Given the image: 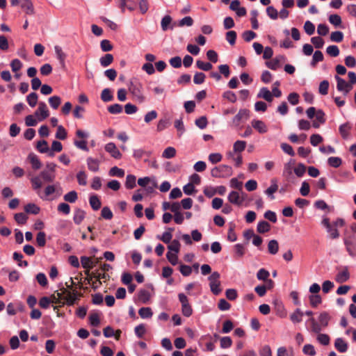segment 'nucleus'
Masks as SVG:
<instances>
[{
  "mask_svg": "<svg viewBox=\"0 0 356 356\" xmlns=\"http://www.w3.org/2000/svg\"><path fill=\"white\" fill-rule=\"evenodd\" d=\"M128 89L136 101L140 104L145 101L146 98L143 95V84L137 79L134 78L130 80Z\"/></svg>",
  "mask_w": 356,
  "mask_h": 356,
  "instance_id": "2",
  "label": "nucleus"
},
{
  "mask_svg": "<svg viewBox=\"0 0 356 356\" xmlns=\"http://www.w3.org/2000/svg\"><path fill=\"white\" fill-rule=\"evenodd\" d=\"M343 39V33L341 31H334L330 35V40L332 42H340Z\"/></svg>",
  "mask_w": 356,
  "mask_h": 356,
  "instance_id": "51",
  "label": "nucleus"
},
{
  "mask_svg": "<svg viewBox=\"0 0 356 356\" xmlns=\"http://www.w3.org/2000/svg\"><path fill=\"white\" fill-rule=\"evenodd\" d=\"M329 88V81L327 80H323L320 83L318 92L320 94L323 95H325L328 92Z\"/></svg>",
  "mask_w": 356,
  "mask_h": 356,
  "instance_id": "54",
  "label": "nucleus"
},
{
  "mask_svg": "<svg viewBox=\"0 0 356 356\" xmlns=\"http://www.w3.org/2000/svg\"><path fill=\"white\" fill-rule=\"evenodd\" d=\"M81 263L82 267L86 269L85 274L89 275L90 270L93 268V261L90 257L82 256L81 257Z\"/></svg>",
  "mask_w": 356,
  "mask_h": 356,
  "instance_id": "14",
  "label": "nucleus"
},
{
  "mask_svg": "<svg viewBox=\"0 0 356 356\" xmlns=\"http://www.w3.org/2000/svg\"><path fill=\"white\" fill-rule=\"evenodd\" d=\"M330 320V316L327 312H323L320 314L318 321L322 326L327 327Z\"/></svg>",
  "mask_w": 356,
  "mask_h": 356,
  "instance_id": "41",
  "label": "nucleus"
},
{
  "mask_svg": "<svg viewBox=\"0 0 356 356\" xmlns=\"http://www.w3.org/2000/svg\"><path fill=\"white\" fill-rule=\"evenodd\" d=\"M257 97L264 99L268 102H273V95L271 92L266 87H263L260 89L257 95Z\"/></svg>",
  "mask_w": 356,
  "mask_h": 356,
  "instance_id": "18",
  "label": "nucleus"
},
{
  "mask_svg": "<svg viewBox=\"0 0 356 356\" xmlns=\"http://www.w3.org/2000/svg\"><path fill=\"white\" fill-rule=\"evenodd\" d=\"M38 95L36 92H33L26 96V102L29 105L33 108L38 104Z\"/></svg>",
  "mask_w": 356,
  "mask_h": 356,
  "instance_id": "35",
  "label": "nucleus"
},
{
  "mask_svg": "<svg viewBox=\"0 0 356 356\" xmlns=\"http://www.w3.org/2000/svg\"><path fill=\"white\" fill-rule=\"evenodd\" d=\"M270 229V225L265 220L259 221L257 224V231L260 234H264L269 232Z\"/></svg>",
  "mask_w": 356,
  "mask_h": 356,
  "instance_id": "29",
  "label": "nucleus"
},
{
  "mask_svg": "<svg viewBox=\"0 0 356 356\" xmlns=\"http://www.w3.org/2000/svg\"><path fill=\"white\" fill-rule=\"evenodd\" d=\"M101 99L104 102H111L113 99L112 92L110 88H105L101 93Z\"/></svg>",
  "mask_w": 356,
  "mask_h": 356,
  "instance_id": "37",
  "label": "nucleus"
},
{
  "mask_svg": "<svg viewBox=\"0 0 356 356\" xmlns=\"http://www.w3.org/2000/svg\"><path fill=\"white\" fill-rule=\"evenodd\" d=\"M309 302L313 307H316L322 302V299L319 295L314 294L309 296Z\"/></svg>",
  "mask_w": 356,
  "mask_h": 356,
  "instance_id": "55",
  "label": "nucleus"
},
{
  "mask_svg": "<svg viewBox=\"0 0 356 356\" xmlns=\"http://www.w3.org/2000/svg\"><path fill=\"white\" fill-rule=\"evenodd\" d=\"M337 81V89L339 92H342L345 89V86H347V82L339 75L334 76Z\"/></svg>",
  "mask_w": 356,
  "mask_h": 356,
  "instance_id": "46",
  "label": "nucleus"
},
{
  "mask_svg": "<svg viewBox=\"0 0 356 356\" xmlns=\"http://www.w3.org/2000/svg\"><path fill=\"white\" fill-rule=\"evenodd\" d=\"M136 177L134 175H128L126 177L125 187L127 189H132L136 187Z\"/></svg>",
  "mask_w": 356,
  "mask_h": 356,
  "instance_id": "36",
  "label": "nucleus"
},
{
  "mask_svg": "<svg viewBox=\"0 0 356 356\" xmlns=\"http://www.w3.org/2000/svg\"><path fill=\"white\" fill-rule=\"evenodd\" d=\"M311 42L316 49H321L324 45V40L319 36H315L311 38Z\"/></svg>",
  "mask_w": 356,
  "mask_h": 356,
  "instance_id": "57",
  "label": "nucleus"
},
{
  "mask_svg": "<svg viewBox=\"0 0 356 356\" xmlns=\"http://www.w3.org/2000/svg\"><path fill=\"white\" fill-rule=\"evenodd\" d=\"M32 168L34 170H38L42 167V163L39 160L38 157L33 153H30L28 156Z\"/></svg>",
  "mask_w": 356,
  "mask_h": 356,
  "instance_id": "21",
  "label": "nucleus"
},
{
  "mask_svg": "<svg viewBox=\"0 0 356 356\" xmlns=\"http://www.w3.org/2000/svg\"><path fill=\"white\" fill-rule=\"evenodd\" d=\"M346 250L351 257H356V238L348 237L343 240Z\"/></svg>",
  "mask_w": 356,
  "mask_h": 356,
  "instance_id": "8",
  "label": "nucleus"
},
{
  "mask_svg": "<svg viewBox=\"0 0 356 356\" xmlns=\"http://www.w3.org/2000/svg\"><path fill=\"white\" fill-rule=\"evenodd\" d=\"M178 298L181 304V312L184 316L189 317L193 314V309L188 302V299L184 293H179Z\"/></svg>",
  "mask_w": 356,
  "mask_h": 356,
  "instance_id": "6",
  "label": "nucleus"
},
{
  "mask_svg": "<svg viewBox=\"0 0 356 356\" xmlns=\"http://www.w3.org/2000/svg\"><path fill=\"white\" fill-rule=\"evenodd\" d=\"M270 276V273L266 270L265 268H261L258 270L257 273V278L259 280H266Z\"/></svg>",
  "mask_w": 356,
  "mask_h": 356,
  "instance_id": "59",
  "label": "nucleus"
},
{
  "mask_svg": "<svg viewBox=\"0 0 356 356\" xmlns=\"http://www.w3.org/2000/svg\"><path fill=\"white\" fill-rule=\"evenodd\" d=\"M67 133L65 129L62 125L58 126L56 138L60 140H65L67 138Z\"/></svg>",
  "mask_w": 356,
  "mask_h": 356,
  "instance_id": "48",
  "label": "nucleus"
},
{
  "mask_svg": "<svg viewBox=\"0 0 356 356\" xmlns=\"http://www.w3.org/2000/svg\"><path fill=\"white\" fill-rule=\"evenodd\" d=\"M107 109L111 114H119L122 111V106L119 104H114L109 106Z\"/></svg>",
  "mask_w": 356,
  "mask_h": 356,
  "instance_id": "61",
  "label": "nucleus"
},
{
  "mask_svg": "<svg viewBox=\"0 0 356 356\" xmlns=\"http://www.w3.org/2000/svg\"><path fill=\"white\" fill-rule=\"evenodd\" d=\"M63 199L66 202L74 203L78 199L77 193L75 191H70L64 195Z\"/></svg>",
  "mask_w": 356,
  "mask_h": 356,
  "instance_id": "42",
  "label": "nucleus"
},
{
  "mask_svg": "<svg viewBox=\"0 0 356 356\" xmlns=\"http://www.w3.org/2000/svg\"><path fill=\"white\" fill-rule=\"evenodd\" d=\"M196 66L198 69L206 72L209 71L213 67V65L211 63L204 62L200 60H197L196 61Z\"/></svg>",
  "mask_w": 356,
  "mask_h": 356,
  "instance_id": "38",
  "label": "nucleus"
},
{
  "mask_svg": "<svg viewBox=\"0 0 356 356\" xmlns=\"http://www.w3.org/2000/svg\"><path fill=\"white\" fill-rule=\"evenodd\" d=\"M195 124L197 127H198L201 129H204L207 127L208 124L207 118L206 116H201L197 118L195 121Z\"/></svg>",
  "mask_w": 356,
  "mask_h": 356,
  "instance_id": "49",
  "label": "nucleus"
},
{
  "mask_svg": "<svg viewBox=\"0 0 356 356\" xmlns=\"http://www.w3.org/2000/svg\"><path fill=\"white\" fill-rule=\"evenodd\" d=\"M89 203L94 211L99 210L102 206V202L97 195H92L90 197Z\"/></svg>",
  "mask_w": 356,
  "mask_h": 356,
  "instance_id": "22",
  "label": "nucleus"
},
{
  "mask_svg": "<svg viewBox=\"0 0 356 356\" xmlns=\"http://www.w3.org/2000/svg\"><path fill=\"white\" fill-rule=\"evenodd\" d=\"M20 6L23 9L25 10L26 14H34L33 6L31 0H22Z\"/></svg>",
  "mask_w": 356,
  "mask_h": 356,
  "instance_id": "25",
  "label": "nucleus"
},
{
  "mask_svg": "<svg viewBox=\"0 0 356 356\" xmlns=\"http://www.w3.org/2000/svg\"><path fill=\"white\" fill-rule=\"evenodd\" d=\"M113 61V56L111 54H106L99 59L100 64L102 67H106L110 65Z\"/></svg>",
  "mask_w": 356,
  "mask_h": 356,
  "instance_id": "34",
  "label": "nucleus"
},
{
  "mask_svg": "<svg viewBox=\"0 0 356 356\" xmlns=\"http://www.w3.org/2000/svg\"><path fill=\"white\" fill-rule=\"evenodd\" d=\"M326 52L330 56L337 57L339 54V49L337 45H330L327 47Z\"/></svg>",
  "mask_w": 356,
  "mask_h": 356,
  "instance_id": "60",
  "label": "nucleus"
},
{
  "mask_svg": "<svg viewBox=\"0 0 356 356\" xmlns=\"http://www.w3.org/2000/svg\"><path fill=\"white\" fill-rule=\"evenodd\" d=\"M39 177H40V179L42 178L46 182H52L56 177L55 173L50 172L49 171L45 170L40 172Z\"/></svg>",
  "mask_w": 356,
  "mask_h": 356,
  "instance_id": "33",
  "label": "nucleus"
},
{
  "mask_svg": "<svg viewBox=\"0 0 356 356\" xmlns=\"http://www.w3.org/2000/svg\"><path fill=\"white\" fill-rule=\"evenodd\" d=\"M304 314L300 309H296L295 312L290 315V320L293 323H300L302 320Z\"/></svg>",
  "mask_w": 356,
  "mask_h": 356,
  "instance_id": "30",
  "label": "nucleus"
},
{
  "mask_svg": "<svg viewBox=\"0 0 356 356\" xmlns=\"http://www.w3.org/2000/svg\"><path fill=\"white\" fill-rule=\"evenodd\" d=\"M351 125L349 122L341 124L339 127V133L343 139H346L349 136V131L351 129Z\"/></svg>",
  "mask_w": 356,
  "mask_h": 356,
  "instance_id": "26",
  "label": "nucleus"
},
{
  "mask_svg": "<svg viewBox=\"0 0 356 356\" xmlns=\"http://www.w3.org/2000/svg\"><path fill=\"white\" fill-rule=\"evenodd\" d=\"M37 150L40 153H47L50 157L55 156L54 152H60L63 149V145L60 142L54 140L51 143V147L49 149L48 143L45 140H41L37 142Z\"/></svg>",
  "mask_w": 356,
  "mask_h": 356,
  "instance_id": "1",
  "label": "nucleus"
},
{
  "mask_svg": "<svg viewBox=\"0 0 356 356\" xmlns=\"http://www.w3.org/2000/svg\"><path fill=\"white\" fill-rule=\"evenodd\" d=\"M105 150L111 154L112 157L116 159H119L122 157V154L117 148L116 145L113 143H108L105 145Z\"/></svg>",
  "mask_w": 356,
  "mask_h": 356,
  "instance_id": "9",
  "label": "nucleus"
},
{
  "mask_svg": "<svg viewBox=\"0 0 356 356\" xmlns=\"http://www.w3.org/2000/svg\"><path fill=\"white\" fill-rule=\"evenodd\" d=\"M295 163L296 161L294 159H290L289 162L285 163L284 165L282 175L287 179H289L291 177L293 176V165H295Z\"/></svg>",
  "mask_w": 356,
  "mask_h": 356,
  "instance_id": "12",
  "label": "nucleus"
},
{
  "mask_svg": "<svg viewBox=\"0 0 356 356\" xmlns=\"http://www.w3.org/2000/svg\"><path fill=\"white\" fill-rule=\"evenodd\" d=\"M85 216L86 213L83 210L81 209H76L73 217V220L74 223L76 225H80L85 218Z\"/></svg>",
  "mask_w": 356,
  "mask_h": 356,
  "instance_id": "24",
  "label": "nucleus"
},
{
  "mask_svg": "<svg viewBox=\"0 0 356 356\" xmlns=\"http://www.w3.org/2000/svg\"><path fill=\"white\" fill-rule=\"evenodd\" d=\"M328 164L333 168H338L341 165L342 160L339 157L332 156L327 160Z\"/></svg>",
  "mask_w": 356,
  "mask_h": 356,
  "instance_id": "58",
  "label": "nucleus"
},
{
  "mask_svg": "<svg viewBox=\"0 0 356 356\" xmlns=\"http://www.w3.org/2000/svg\"><path fill=\"white\" fill-rule=\"evenodd\" d=\"M24 211L27 213L37 215L40 213V208L34 203H29L24 207Z\"/></svg>",
  "mask_w": 356,
  "mask_h": 356,
  "instance_id": "31",
  "label": "nucleus"
},
{
  "mask_svg": "<svg viewBox=\"0 0 356 356\" xmlns=\"http://www.w3.org/2000/svg\"><path fill=\"white\" fill-rule=\"evenodd\" d=\"M325 116V114L322 110H318L315 115L316 120L313 121L312 126L317 129L320 127L321 124H324L326 120Z\"/></svg>",
  "mask_w": 356,
  "mask_h": 356,
  "instance_id": "16",
  "label": "nucleus"
},
{
  "mask_svg": "<svg viewBox=\"0 0 356 356\" xmlns=\"http://www.w3.org/2000/svg\"><path fill=\"white\" fill-rule=\"evenodd\" d=\"M176 155V149L172 147H168L163 152L162 156L165 159L173 158Z\"/></svg>",
  "mask_w": 356,
  "mask_h": 356,
  "instance_id": "50",
  "label": "nucleus"
},
{
  "mask_svg": "<svg viewBox=\"0 0 356 356\" xmlns=\"http://www.w3.org/2000/svg\"><path fill=\"white\" fill-rule=\"evenodd\" d=\"M138 300L143 303H147L150 298L149 292L145 289H141L138 292Z\"/></svg>",
  "mask_w": 356,
  "mask_h": 356,
  "instance_id": "40",
  "label": "nucleus"
},
{
  "mask_svg": "<svg viewBox=\"0 0 356 356\" xmlns=\"http://www.w3.org/2000/svg\"><path fill=\"white\" fill-rule=\"evenodd\" d=\"M22 63L17 58L13 59L10 63L12 71L17 72L22 67Z\"/></svg>",
  "mask_w": 356,
  "mask_h": 356,
  "instance_id": "64",
  "label": "nucleus"
},
{
  "mask_svg": "<svg viewBox=\"0 0 356 356\" xmlns=\"http://www.w3.org/2000/svg\"><path fill=\"white\" fill-rule=\"evenodd\" d=\"M35 115L38 118L39 121H42L49 115V112L47 109L46 104L43 102H40L38 104V108L35 112Z\"/></svg>",
  "mask_w": 356,
  "mask_h": 356,
  "instance_id": "7",
  "label": "nucleus"
},
{
  "mask_svg": "<svg viewBox=\"0 0 356 356\" xmlns=\"http://www.w3.org/2000/svg\"><path fill=\"white\" fill-rule=\"evenodd\" d=\"M37 245L42 248L46 244V234L44 232H40L36 236Z\"/></svg>",
  "mask_w": 356,
  "mask_h": 356,
  "instance_id": "45",
  "label": "nucleus"
},
{
  "mask_svg": "<svg viewBox=\"0 0 356 356\" xmlns=\"http://www.w3.org/2000/svg\"><path fill=\"white\" fill-rule=\"evenodd\" d=\"M233 173L232 168L229 165H220L214 167L211 170V175L215 178H226Z\"/></svg>",
  "mask_w": 356,
  "mask_h": 356,
  "instance_id": "4",
  "label": "nucleus"
},
{
  "mask_svg": "<svg viewBox=\"0 0 356 356\" xmlns=\"http://www.w3.org/2000/svg\"><path fill=\"white\" fill-rule=\"evenodd\" d=\"M88 169L92 172H97L99 169L100 161L97 159L88 157L86 160Z\"/></svg>",
  "mask_w": 356,
  "mask_h": 356,
  "instance_id": "19",
  "label": "nucleus"
},
{
  "mask_svg": "<svg viewBox=\"0 0 356 356\" xmlns=\"http://www.w3.org/2000/svg\"><path fill=\"white\" fill-rule=\"evenodd\" d=\"M309 321L311 323L312 331L314 333L319 334L322 330V325L321 324H318L313 317H311L309 319Z\"/></svg>",
  "mask_w": 356,
  "mask_h": 356,
  "instance_id": "44",
  "label": "nucleus"
},
{
  "mask_svg": "<svg viewBox=\"0 0 356 356\" xmlns=\"http://www.w3.org/2000/svg\"><path fill=\"white\" fill-rule=\"evenodd\" d=\"M101 216L106 220H111L113 214L108 207H104L101 211Z\"/></svg>",
  "mask_w": 356,
  "mask_h": 356,
  "instance_id": "52",
  "label": "nucleus"
},
{
  "mask_svg": "<svg viewBox=\"0 0 356 356\" xmlns=\"http://www.w3.org/2000/svg\"><path fill=\"white\" fill-rule=\"evenodd\" d=\"M279 250V243L277 240L273 239L268 242V251L271 254H275Z\"/></svg>",
  "mask_w": 356,
  "mask_h": 356,
  "instance_id": "32",
  "label": "nucleus"
},
{
  "mask_svg": "<svg viewBox=\"0 0 356 356\" xmlns=\"http://www.w3.org/2000/svg\"><path fill=\"white\" fill-rule=\"evenodd\" d=\"M228 200L230 203L240 206L242 204L244 199L241 197L237 191H232L228 195Z\"/></svg>",
  "mask_w": 356,
  "mask_h": 356,
  "instance_id": "13",
  "label": "nucleus"
},
{
  "mask_svg": "<svg viewBox=\"0 0 356 356\" xmlns=\"http://www.w3.org/2000/svg\"><path fill=\"white\" fill-rule=\"evenodd\" d=\"M329 22L335 26H340L342 22L341 17L337 14L330 15Z\"/></svg>",
  "mask_w": 356,
  "mask_h": 356,
  "instance_id": "62",
  "label": "nucleus"
},
{
  "mask_svg": "<svg viewBox=\"0 0 356 356\" xmlns=\"http://www.w3.org/2000/svg\"><path fill=\"white\" fill-rule=\"evenodd\" d=\"M77 181L81 186H86L87 184V175L84 171H79L76 174Z\"/></svg>",
  "mask_w": 356,
  "mask_h": 356,
  "instance_id": "53",
  "label": "nucleus"
},
{
  "mask_svg": "<svg viewBox=\"0 0 356 356\" xmlns=\"http://www.w3.org/2000/svg\"><path fill=\"white\" fill-rule=\"evenodd\" d=\"M100 47L103 51L107 52L113 49V46L108 40H103L100 42Z\"/></svg>",
  "mask_w": 356,
  "mask_h": 356,
  "instance_id": "63",
  "label": "nucleus"
},
{
  "mask_svg": "<svg viewBox=\"0 0 356 356\" xmlns=\"http://www.w3.org/2000/svg\"><path fill=\"white\" fill-rule=\"evenodd\" d=\"M250 117V111L246 108L240 109L238 113L234 117L233 123L238 125L243 119H248Z\"/></svg>",
  "mask_w": 356,
  "mask_h": 356,
  "instance_id": "11",
  "label": "nucleus"
},
{
  "mask_svg": "<svg viewBox=\"0 0 356 356\" xmlns=\"http://www.w3.org/2000/svg\"><path fill=\"white\" fill-rule=\"evenodd\" d=\"M138 314L142 318H149L153 315L150 307H141L138 311Z\"/></svg>",
  "mask_w": 356,
  "mask_h": 356,
  "instance_id": "39",
  "label": "nucleus"
},
{
  "mask_svg": "<svg viewBox=\"0 0 356 356\" xmlns=\"http://www.w3.org/2000/svg\"><path fill=\"white\" fill-rule=\"evenodd\" d=\"M55 53L56 54V58L59 60L60 65L63 68L65 67V58L67 55L63 51L62 48L56 45L54 47Z\"/></svg>",
  "mask_w": 356,
  "mask_h": 356,
  "instance_id": "17",
  "label": "nucleus"
},
{
  "mask_svg": "<svg viewBox=\"0 0 356 356\" xmlns=\"http://www.w3.org/2000/svg\"><path fill=\"white\" fill-rule=\"evenodd\" d=\"M334 347L339 353H345L348 350V343L342 338H337L334 341Z\"/></svg>",
  "mask_w": 356,
  "mask_h": 356,
  "instance_id": "20",
  "label": "nucleus"
},
{
  "mask_svg": "<svg viewBox=\"0 0 356 356\" xmlns=\"http://www.w3.org/2000/svg\"><path fill=\"white\" fill-rule=\"evenodd\" d=\"M293 171L297 177H302L306 171V166L303 163H298V165L293 169Z\"/></svg>",
  "mask_w": 356,
  "mask_h": 356,
  "instance_id": "56",
  "label": "nucleus"
},
{
  "mask_svg": "<svg viewBox=\"0 0 356 356\" xmlns=\"http://www.w3.org/2000/svg\"><path fill=\"white\" fill-rule=\"evenodd\" d=\"M220 275L218 272L215 271L213 272L211 275L208 277L209 280V286L211 291L214 295H218L221 292V289L220 288V282L219 281Z\"/></svg>",
  "mask_w": 356,
  "mask_h": 356,
  "instance_id": "5",
  "label": "nucleus"
},
{
  "mask_svg": "<svg viewBox=\"0 0 356 356\" xmlns=\"http://www.w3.org/2000/svg\"><path fill=\"white\" fill-rule=\"evenodd\" d=\"M109 175L122 177L124 175V170L118 168L117 166H114L110 169Z\"/></svg>",
  "mask_w": 356,
  "mask_h": 356,
  "instance_id": "47",
  "label": "nucleus"
},
{
  "mask_svg": "<svg viewBox=\"0 0 356 356\" xmlns=\"http://www.w3.org/2000/svg\"><path fill=\"white\" fill-rule=\"evenodd\" d=\"M278 189V185L277 184V181L275 179L271 180V185L268 187L265 193L270 197L272 200L275 198L273 193H275Z\"/></svg>",
  "mask_w": 356,
  "mask_h": 356,
  "instance_id": "28",
  "label": "nucleus"
},
{
  "mask_svg": "<svg viewBox=\"0 0 356 356\" xmlns=\"http://www.w3.org/2000/svg\"><path fill=\"white\" fill-rule=\"evenodd\" d=\"M49 103L54 109H57L61 103V99L59 96H52L49 98Z\"/></svg>",
  "mask_w": 356,
  "mask_h": 356,
  "instance_id": "43",
  "label": "nucleus"
},
{
  "mask_svg": "<svg viewBox=\"0 0 356 356\" xmlns=\"http://www.w3.org/2000/svg\"><path fill=\"white\" fill-rule=\"evenodd\" d=\"M350 279V273L347 266H345L341 271L337 273L335 276V281L337 283H343Z\"/></svg>",
  "mask_w": 356,
  "mask_h": 356,
  "instance_id": "10",
  "label": "nucleus"
},
{
  "mask_svg": "<svg viewBox=\"0 0 356 356\" xmlns=\"http://www.w3.org/2000/svg\"><path fill=\"white\" fill-rule=\"evenodd\" d=\"M172 17L170 15H165L161 22V26L163 31H166L168 29H173V26H170L172 23Z\"/></svg>",
  "mask_w": 356,
  "mask_h": 356,
  "instance_id": "27",
  "label": "nucleus"
},
{
  "mask_svg": "<svg viewBox=\"0 0 356 356\" xmlns=\"http://www.w3.org/2000/svg\"><path fill=\"white\" fill-rule=\"evenodd\" d=\"M252 127L260 134H265L268 131L266 124L259 120H253L251 122Z\"/></svg>",
  "mask_w": 356,
  "mask_h": 356,
  "instance_id": "15",
  "label": "nucleus"
},
{
  "mask_svg": "<svg viewBox=\"0 0 356 356\" xmlns=\"http://www.w3.org/2000/svg\"><path fill=\"white\" fill-rule=\"evenodd\" d=\"M59 290L64 296L63 300H65V304L68 306L74 305L76 300L79 299V297L82 296L81 293L76 290H73V291H70L66 287H64L62 284L59 285Z\"/></svg>",
  "mask_w": 356,
  "mask_h": 356,
  "instance_id": "3",
  "label": "nucleus"
},
{
  "mask_svg": "<svg viewBox=\"0 0 356 356\" xmlns=\"http://www.w3.org/2000/svg\"><path fill=\"white\" fill-rule=\"evenodd\" d=\"M174 231V228L168 227V231L163 232L162 236L158 235L156 238L161 241H162L165 243H169L172 239V232Z\"/></svg>",
  "mask_w": 356,
  "mask_h": 356,
  "instance_id": "23",
  "label": "nucleus"
}]
</instances>
